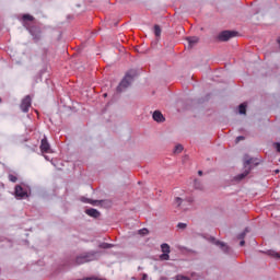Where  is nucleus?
<instances>
[{"instance_id":"30","label":"nucleus","mask_w":280,"mask_h":280,"mask_svg":"<svg viewBox=\"0 0 280 280\" xmlns=\"http://www.w3.org/2000/svg\"><path fill=\"white\" fill-rule=\"evenodd\" d=\"M1 102H2V101H1V97H0V104H1Z\"/></svg>"},{"instance_id":"18","label":"nucleus","mask_w":280,"mask_h":280,"mask_svg":"<svg viewBox=\"0 0 280 280\" xmlns=\"http://www.w3.org/2000/svg\"><path fill=\"white\" fill-rule=\"evenodd\" d=\"M9 180L11 183H16V180H19V177H16V175L14 174H9Z\"/></svg>"},{"instance_id":"10","label":"nucleus","mask_w":280,"mask_h":280,"mask_svg":"<svg viewBox=\"0 0 280 280\" xmlns=\"http://www.w3.org/2000/svg\"><path fill=\"white\" fill-rule=\"evenodd\" d=\"M89 261H91V259H89V256H78L75 259V264L78 266H81V264H86Z\"/></svg>"},{"instance_id":"26","label":"nucleus","mask_w":280,"mask_h":280,"mask_svg":"<svg viewBox=\"0 0 280 280\" xmlns=\"http://www.w3.org/2000/svg\"><path fill=\"white\" fill-rule=\"evenodd\" d=\"M240 141H244V136H238L236 138V143H240Z\"/></svg>"},{"instance_id":"29","label":"nucleus","mask_w":280,"mask_h":280,"mask_svg":"<svg viewBox=\"0 0 280 280\" xmlns=\"http://www.w3.org/2000/svg\"><path fill=\"white\" fill-rule=\"evenodd\" d=\"M198 175H199V176H202V171H198Z\"/></svg>"},{"instance_id":"11","label":"nucleus","mask_w":280,"mask_h":280,"mask_svg":"<svg viewBox=\"0 0 280 280\" xmlns=\"http://www.w3.org/2000/svg\"><path fill=\"white\" fill-rule=\"evenodd\" d=\"M81 202H86L88 205H93V206L102 203V201L100 200H92L86 197H81Z\"/></svg>"},{"instance_id":"19","label":"nucleus","mask_w":280,"mask_h":280,"mask_svg":"<svg viewBox=\"0 0 280 280\" xmlns=\"http://www.w3.org/2000/svg\"><path fill=\"white\" fill-rule=\"evenodd\" d=\"M174 205H176V207H180V205H183V198L176 197Z\"/></svg>"},{"instance_id":"15","label":"nucleus","mask_w":280,"mask_h":280,"mask_svg":"<svg viewBox=\"0 0 280 280\" xmlns=\"http://www.w3.org/2000/svg\"><path fill=\"white\" fill-rule=\"evenodd\" d=\"M238 113L241 115H246V103H242L240 106H238Z\"/></svg>"},{"instance_id":"23","label":"nucleus","mask_w":280,"mask_h":280,"mask_svg":"<svg viewBox=\"0 0 280 280\" xmlns=\"http://www.w3.org/2000/svg\"><path fill=\"white\" fill-rule=\"evenodd\" d=\"M101 248H113V245L108 243H104L103 245H101Z\"/></svg>"},{"instance_id":"7","label":"nucleus","mask_w":280,"mask_h":280,"mask_svg":"<svg viewBox=\"0 0 280 280\" xmlns=\"http://www.w3.org/2000/svg\"><path fill=\"white\" fill-rule=\"evenodd\" d=\"M15 197L19 198V200L23 198H27V190L24 189L21 185L15 186Z\"/></svg>"},{"instance_id":"24","label":"nucleus","mask_w":280,"mask_h":280,"mask_svg":"<svg viewBox=\"0 0 280 280\" xmlns=\"http://www.w3.org/2000/svg\"><path fill=\"white\" fill-rule=\"evenodd\" d=\"M177 229H187V223H178Z\"/></svg>"},{"instance_id":"13","label":"nucleus","mask_w":280,"mask_h":280,"mask_svg":"<svg viewBox=\"0 0 280 280\" xmlns=\"http://www.w3.org/2000/svg\"><path fill=\"white\" fill-rule=\"evenodd\" d=\"M199 38L198 37H188L187 42H188V47H194V45H196V43H198Z\"/></svg>"},{"instance_id":"2","label":"nucleus","mask_w":280,"mask_h":280,"mask_svg":"<svg viewBox=\"0 0 280 280\" xmlns=\"http://www.w3.org/2000/svg\"><path fill=\"white\" fill-rule=\"evenodd\" d=\"M252 163H253V159L245 160V162H244L245 171H244V173L238 174L235 177V180H244V178H246L247 175L250 174V165H252Z\"/></svg>"},{"instance_id":"4","label":"nucleus","mask_w":280,"mask_h":280,"mask_svg":"<svg viewBox=\"0 0 280 280\" xmlns=\"http://www.w3.org/2000/svg\"><path fill=\"white\" fill-rule=\"evenodd\" d=\"M32 107V97L30 95H26L21 104H20V108L22 110V113H30V108Z\"/></svg>"},{"instance_id":"9","label":"nucleus","mask_w":280,"mask_h":280,"mask_svg":"<svg viewBox=\"0 0 280 280\" xmlns=\"http://www.w3.org/2000/svg\"><path fill=\"white\" fill-rule=\"evenodd\" d=\"M85 213L86 215H90V218H100V211H97V209H86Z\"/></svg>"},{"instance_id":"21","label":"nucleus","mask_w":280,"mask_h":280,"mask_svg":"<svg viewBox=\"0 0 280 280\" xmlns=\"http://www.w3.org/2000/svg\"><path fill=\"white\" fill-rule=\"evenodd\" d=\"M139 235H148L150 232L148 231V229H141L138 231Z\"/></svg>"},{"instance_id":"28","label":"nucleus","mask_w":280,"mask_h":280,"mask_svg":"<svg viewBox=\"0 0 280 280\" xmlns=\"http://www.w3.org/2000/svg\"><path fill=\"white\" fill-rule=\"evenodd\" d=\"M244 244H246L245 241H241V242H240V246H244Z\"/></svg>"},{"instance_id":"1","label":"nucleus","mask_w":280,"mask_h":280,"mask_svg":"<svg viewBox=\"0 0 280 280\" xmlns=\"http://www.w3.org/2000/svg\"><path fill=\"white\" fill-rule=\"evenodd\" d=\"M137 78V71L130 70L129 72L126 73L125 78L121 80L119 85L117 86V93H121L126 91L132 84V80Z\"/></svg>"},{"instance_id":"25","label":"nucleus","mask_w":280,"mask_h":280,"mask_svg":"<svg viewBox=\"0 0 280 280\" xmlns=\"http://www.w3.org/2000/svg\"><path fill=\"white\" fill-rule=\"evenodd\" d=\"M176 280H189V278L185 276H177Z\"/></svg>"},{"instance_id":"27","label":"nucleus","mask_w":280,"mask_h":280,"mask_svg":"<svg viewBox=\"0 0 280 280\" xmlns=\"http://www.w3.org/2000/svg\"><path fill=\"white\" fill-rule=\"evenodd\" d=\"M275 145H276V150H277V152H280V143H279V142H277V143H275Z\"/></svg>"},{"instance_id":"20","label":"nucleus","mask_w":280,"mask_h":280,"mask_svg":"<svg viewBox=\"0 0 280 280\" xmlns=\"http://www.w3.org/2000/svg\"><path fill=\"white\" fill-rule=\"evenodd\" d=\"M22 19H23V21H34V16H32L30 14H24Z\"/></svg>"},{"instance_id":"22","label":"nucleus","mask_w":280,"mask_h":280,"mask_svg":"<svg viewBox=\"0 0 280 280\" xmlns=\"http://www.w3.org/2000/svg\"><path fill=\"white\" fill-rule=\"evenodd\" d=\"M246 233H248V229H245V231L238 235V240H244V237H246Z\"/></svg>"},{"instance_id":"16","label":"nucleus","mask_w":280,"mask_h":280,"mask_svg":"<svg viewBox=\"0 0 280 280\" xmlns=\"http://www.w3.org/2000/svg\"><path fill=\"white\" fill-rule=\"evenodd\" d=\"M268 255H269L270 257H273L275 259H280V253H278V252L269 250V252H268Z\"/></svg>"},{"instance_id":"17","label":"nucleus","mask_w":280,"mask_h":280,"mask_svg":"<svg viewBox=\"0 0 280 280\" xmlns=\"http://www.w3.org/2000/svg\"><path fill=\"white\" fill-rule=\"evenodd\" d=\"M175 154H180L183 152V144H177L174 150Z\"/></svg>"},{"instance_id":"14","label":"nucleus","mask_w":280,"mask_h":280,"mask_svg":"<svg viewBox=\"0 0 280 280\" xmlns=\"http://www.w3.org/2000/svg\"><path fill=\"white\" fill-rule=\"evenodd\" d=\"M161 26H159V24L154 25V34L156 36V38H161Z\"/></svg>"},{"instance_id":"8","label":"nucleus","mask_w":280,"mask_h":280,"mask_svg":"<svg viewBox=\"0 0 280 280\" xmlns=\"http://www.w3.org/2000/svg\"><path fill=\"white\" fill-rule=\"evenodd\" d=\"M153 119H154V121H158V122H163V121H165V117H164L163 114H162L161 112H159V110H155V112L153 113Z\"/></svg>"},{"instance_id":"6","label":"nucleus","mask_w":280,"mask_h":280,"mask_svg":"<svg viewBox=\"0 0 280 280\" xmlns=\"http://www.w3.org/2000/svg\"><path fill=\"white\" fill-rule=\"evenodd\" d=\"M39 150L43 154H49V152H51V147L49 145L47 138L42 139Z\"/></svg>"},{"instance_id":"3","label":"nucleus","mask_w":280,"mask_h":280,"mask_svg":"<svg viewBox=\"0 0 280 280\" xmlns=\"http://www.w3.org/2000/svg\"><path fill=\"white\" fill-rule=\"evenodd\" d=\"M235 36H237L236 32L223 31L219 34L218 38L221 43H226V40H231V38H235Z\"/></svg>"},{"instance_id":"5","label":"nucleus","mask_w":280,"mask_h":280,"mask_svg":"<svg viewBox=\"0 0 280 280\" xmlns=\"http://www.w3.org/2000/svg\"><path fill=\"white\" fill-rule=\"evenodd\" d=\"M161 248L163 254L160 256V259H162V261H168L171 253L170 245L167 243H163Z\"/></svg>"},{"instance_id":"12","label":"nucleus","mask_w":280,"mask_h":280,"mask_svg":"<svg viewBox=\"0 0 280 280\" xmlns=\"http://www.w3.org/2000/svg\"><path fill=\"white\" fill-rule=\"evenodd\" d=\"M215 246H220V248H221V250H223V253H229V250H230L229 246L220 241L215 242Z\"/></svg>"}]
</instances>
